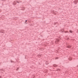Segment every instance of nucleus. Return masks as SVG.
<instances>
[{
	"instance_id": "39448f33",
	"label": "nucleus",
	"mask_w": 78,
	"mask_h": 78,
	"mask_svg": "<svg viewBox=\"0 0 78 78\" xmlns=\"http://www.w3.org/2000/svg\"><path fill=\"white\" fill-rule=\"evenodd\" d=\"M53 66H54V67H57V65H56V64H54V65Z\"/></svg>"
},
{
	"instance_id": "20e7f679",
	"label": "nucleus",
	"mask_w": 78,
	"mask_h": 78,
	"mask_svg": "<svg viewBox=\"0 0 78 78\" xmlns=\"http://www.w3.org/2000/svg\"><path fill=\"white\" fill-rule=\"evenodd\" d=\"M71 47V46L69 45L67 46V48H70Z\"/></svg>"
},
{
	"instance_id": "f257e3e1",
	"label": "nucleus",
	"mask_w": 78,
	"mask_h": 78,
	"mask_svg": "<svg viewBox=\"0 0 78 78\" xmlns=\"http://www.w3.org/2000/svg\"><path fill=\"white\" fill-rule=\"evenodd\" d=\"M73 3L74 4H77V3H78V0H75L73 2Z\"/></svg>"
},
{
	"instance_id": "9d476101",
	"label": "nucleus",
	"mask_w": 78,
	"mask_h": 78,
	"mask_svg": "<svg viewBox=\"0 0 78 78\" xmlns=\"http://www.w3.org/2000/svg\"><path fill=\"white\" fill-rule=\"evenodd\" d=\"M26 22H25V23H26V24H27V20H26Z\"/></svg>"
},
{
	"instance_id": "0eeeda50",
	"label": "nucleus",
	"mask_w": 78,
	"mask_h": 78,
	"mask_svg": "<svg viewBox=\"0 0 78 78\" xmlns=\"http://www.w3.org/2000/svg\"><path fill=\"white\" fill-rule=\"evenodd\" d=\"M69 60V61H71V60H72V58H68Z\"/></svg>"
},
{
	"instance_id": "f8f14e48",
	"label": "nucleus",
	"mask_w": 78,
	"mask_h": 78,
	"mask_svg": "<svg viewBox=\"0 0 78 78\" xmlns=\"http://www.w3.org/2000/svg\"><path fill=\"white\" fill-rule=\"evenodd\" d=\"M1 71H3L2 69H1Z\"/></svg>"
},
{
	"instance_id": "7ed1b4c3",
	"label": "nucleus",
	"mask_w": 78,
	"mask_h": 78,
	"mask_svg": "<svg viewBox=\"0 0 78 78\" xmlns=\"http://www.w3.org/2000/svg\"><path fill=\"white\" fill-rule=\"evenodd\" d=\"M0 33H5V32L4 31V30H2L0 31Z\"/></svg>"
},
{
	"instance_id": "1a4fd4ad",
	"label": "nucleus",
	"mask_w": 78,
	"mask_h": 78,
	"mask_svg": "<svg viewBox=\"0 0 78 78\" xmlns=\"http://www.w3.org/2000/svg\"><path fill=\"white\" fill-rule=\"evenodd\" d=\"M69 32L70 33H73V31L72 30H70Z\"/></svg>"
},
{
	"instance_id": "423d86ee",
	"label": "nucleus",
	"mask_w": 78,
	"mask_h": 78,
	"mask_svg": "<svg viewBox=\"0 0 78 78\" xmlns=\"http://www.w3.org/2000/svg\"><path fill=\"white\" fill-rule=\"evenodd\" d=\"M16 4V2H14L13 3V5H15Z\"/></svg>"
},
{
	"instance_id": "4468645a",
	"label": "nucleus",
	"mask_w": 78,
	"mask_h": 78,
	"mask_svg": "<svg viewBox=\"0 0 78 78\" xmlns=\"http://www.w3.org/2000/svg\"><path fill=\"white\" fill-rule=\"evenodd\" d=\"M65 33H69V32H68L66 31V32H65Z\"/></svg>"
},
{
	"instance_id": "9b49d317",
	"label": "nucleus",
	"mask_w": 78,
	"mask_h": 78,
	"mask_svg": "<svg viewBox=\"0 0 78 78\" xmlns=\"http://www.w3.org/2000/svg\"><path fill=\"white\" fill-rule=\"evenodd\" d=\"M16 2V3H19V2H18V1H17Z\"/></svg>"
},
{
	"instance_id": "f3484780",
	"label": "nucleus",
	"mask_w": 78,
	"mask_h": 78,
	"mask_svg": "<svg viewBox=\"0 0 78 78\" xmlns=\"http://www.w3.org/2000/svg\"><path fill=\"white\" fill-rule=\"evenodd\" d=\"M18 70V69H16V70Z\"/></svg>"
},
{
	"instance_id": "6ab92c4d",
	"label": "nucleus",
	"mask_w": 78,
	"mask_h": 78,
	"mask_svg": "<svg viewBox=\"0 0 78 78\" xmlns=\"http://www.w3.org/2000/svg\"><path fill=\"white\" fill-rule=\"evenodd\" d=\"M77 67H78V66H77Z\"/></svg>"
},
{
	"instance_id": "ddd939ff",
	"label": "nucleus",
	"mask_w": 78,
	"mask_h": 78,
	"mask_svg": "<svg viewBox=\"0 0 78 78\" xmlns=\"http://www.w3.org/2000/svg\"><path fill=\"white\" fill-rule=\"evenodd\" d=\"M0 78H2V77L1 76H0Z\"/></svg>"
},
{
	"instance_id": "2eb2a0df",
	"label": "nucleus",
	"mask_w": 78,
	"mask_h": 78,
	"mask_svg": "<svg viewBox=\"0 0 78 78\" xmlns=\"http://www.w3.org/2000/svg\"><path fill=\"white\" fill-rule=\"evenodd\" d=\"M12 62V61H11V62Z\"/></svg>"
},
{
	"instance_id": "dca6fc26",
	"label": "nucleus",
	"mask_w": 78,
	"mask_h": 78,
	"mask_svg": "<svg viewBox=\"0 0 78 78\" xmlns=\"http://www.w3.org/2000/svg\"><path fill=\"white\" fill-rule=\"evenodd\" d=\"M55 59H58L57 58H55Z\"/></svg>"
},
{
	"instance_id": "a211bd4d",
	"label": "nucleus",
	"mask_w": 78,
	"mask_h": 78,
	"mask_svg": "<svg viewBox=\"0 0 78 78\" xmlns=\"http://www.w3.org/2000/svg\"><path fill=\"white\" fill-rule=\"evenodd\" d=\"M19 69V68H17V69Z\"/></svg>"
},
{
	"instance_id": "f03ea898",
	"label": "nucleus",
	"mask_w": 78,
	"mask_h": 78,
	"mask_svg": "<svg viewBox=\"0 0 78 78\" xmlns=\"http://www.w3.org/2000/svg\"><path fill=\"white\" fill-rule=\"evenodd\" d=\"M58 42H59V39H57L56 41H55V43L58 44Z\"/></svg>"
},
{
	"instance_id": "6e6552de",
	"label": "nucleus",
	"mask_w": 78,
	"mask_h": 78,
	"mask_svg": "<svg viewBox=\"0 0 78 78\" xmlns=\"http://www.w3.org/2000/svg\"><path fill=\"white\" fill-rule=\"evenodd\" d=\"M48 62L46 61V62L45 64H46V65H48V63H47Z\"/></svg>"
}]
</instances>
